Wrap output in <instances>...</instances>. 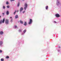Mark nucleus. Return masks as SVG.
Here are the masks:
<instances>
[{
    "instance_id": "9d476101",
    "label": "nucleus",
    "mask_w": 61,
    "mask_h": 61,
    "mask_svg": "<svg viewBox=\"0 0 61 61\" xmlns=\"http://www.w3.org/2000/svg\"><path fill=\"white\" fill-rule=\"evenodd\" d=\"M2 44H3V42L2 41H0V45H2Z\"/></svg>"
},
{
    "instance_id": "72a5a7b5",
    "label": "nucleus",
    "mask_w": 61,
    "mask_h": 61,
    "mask_svg": "<svg viewBox=\"0 0 61 61\" xmlns=\"http://www.w3.org/2000/svg\"><path fill=\"white\" fill-rule=\"evenodd\" d=\"M1 17V16H0V17Z\"/></svg>"
},
{
    "instance_id": "f257e3e1",
    "label": "nucleus",
    "mask_w": 61,
    "mask_h": 61,
    "mask_svg": "<svg viewBox=\"0 0 61 61\" xmlns=\"http://www.w3.org/2000/svg\"><path fill=\"white\" fill-rule=\"evenodd\" d=\"M5 24H9V21L7 19H6L5 20Z\"/></svg>"
},
{
    "instance_id": "a211bd4d",
    "label": "nucleus",
    "mask_w": 61,
    "mask_h": 61,
    "mask_svg": "<svg viewBox=\"0 0 61 61\" xmlns=\"http://www.w3.org/2000/svg\"><path fill=\"white\" fill-rule=\"evenodd\" d=\"M19 32H22V30H19Z\"/></svg>"
},
{
    "instance_id": "c85d7f7f",
    "label": "nucleus",
    "mask_w": 61,
    "mask_h": 61,
    "mask_svg": "<svg viewBox=\"0 0 61 61\" xmlns=\"http://www.w3.org/2000/svg\"><path fill=\"white\" fill-rule=\"evenodd\" d=\"M54 23H56V21H54Z\"/></svg>"
},
{
    "instance_id": "c756f323",
    "label": "nucleus",
    "mask_w": 61,
    "mask_h": 61,
    "mask_svg": "<svg viewBox=\"0 0 61 61\" xmlns=\"http://www.w3.org/2000/svg\"><path fill=\"white\" fill-rule=\"evenodd\" d=\"M25 11H23V13H25Z\"/></svg>"
},
{
    "instance_id": "b1692460",
    "label": "nucleus",
    "mask_w": 61,
    "mask_h": 61,
    "mask_svg": "<svg viewBox=\"0 0 61 61\" xmlns=\"http://www.w3.org/2000/svg\"><path fill=\"white\" fill-rule=\"evenodd\" d=\"M11 22H13V20H12V19L11 20Z\"/></svg>"
},
{
    "instance_id": "0eeeda50",
    "label": "nucleus",
    "mask_w": 61,
    "mask_h": 61,
    "mask_svg": "<svg viewBox=\"0 0 61 61\" xmlns=\"http://www.w3.org/2000/svg\"><path fill=\"white\" fill-rule=\"evenodd\" d=\"M15 18L16 19V18H18V15H16L15 16Z\"/></svg>"
},
{
    "instance_id": "f03ea898",
    "label": "nucleus",
    "mask_w": 61,
    "mask_h": 61,
    "mask_svg": "<svg viewBox=\"0 0 61 61\" xmlns=\"http://www.w3.org/2000/svg\"><path fill=\"white\" fill-rule=\"evenodd\" d=\"M32 22H33V21H32V20L30 19V21L29 22V25H30V24H32Z\"/></svg>"
},
{
    "instance_id": "5701e85b",
    "label": "nucleus",
    "mask_w": 61,
    "mask_h": 61,
    "mask_svg": "<svg viewBox=\"0 0 61 61\" xmlns=\"http://www.w3.org/2000/svg\"><path fill=\"white\" fill-rule=\"evenodd\" d=\"M3 9H5V6H3Z\"/></svg>"
},
{
    "instance_id": "bb28decb",
    "label": "nucleus",
    "mask_w": 61,
    "mask_h": 61,
    "mask_svg": "<svg viewBox=\"0 0 61 61\" xmlns=\"http://www.w3.org/2000/svg\"><path fill=\"white\" fill-rule=\"evenodd\" d=\"M2 15H5V13H2Z\"/></svg>"
},
{
    "instance_id": "aec40b11",
    "label": "nucleus",
    "mask_w": 61,
    "mask_h": 61,
    "mask_svg": "<svg viewBox=\"0 0 61 61\" xmlns=\"http://www.w3.org/2000/svg\"><path fill=\"white\" fill-rule=\"evenodd\" d=\"M9 56H7L6 57V58H9Z\"/></svg>"
},
{
    "instance_id": "6e6552de",
    "label": "nucleus",
    "mask_w": 61,
    "mask_h": 61,
    "mask_svg": "<svg viewBox=\"0 0 61 61\" xmlns=\"http://www.w3.org/2000/svg\"><path fill=\"white\" fill-rule=\"evenodd\" d=\"M6 14L7 15H8L9 14V11H7L6 12Z\"/></svg>"
},
{
    "instance_id": "4be33fe9",
    "label": "nucleus",
    "mask_w": 61,
    "mask_h": 61,
    "mask_svg": "<svg viewBox=\"0 0 61 61\" xmlns=\"http://www.w3.org/2000/svg\"><path fill=\"white\" fill-rule=\"evenodd\" d=\"M16 10H15V11L14 12V15H15V13H16Z\"/></svg>"
},
{
    "instance_id": "412c9836",
    "label": "nucleus",
    "mask_w": 61,
    "mask_h": 61,
    "mask_svg": "<svg viewBox=\"0 0 61 61\" xmlns=\"http://www.w3.org/2000/svg\"><path fill=\"white\" fill-rule=\"evenodd\" d=\"M2 20H1L0 21V24H2Z\"/></svg>"
},
{
    "instance_id": "cd10ccee",
    "label": "nucleus",
    "mask_w": 61,
    "mask_h": 61,
    "mask_svg": "<svg viewBox=\"0 0 61 61\" xmlns=\"http://www.w3.org/2000/svg\"><path fill=\"white\" fill-rule=\"evenodd\" d=\"M15 28H17V26H15Z\"/></svg>"
},
{
    "instance_id": "1a4fd4ad",
    "label": "nucleus",
    "mask_w": 61,
    "mask_h": 61,
    "mask_svg": "<svg viewBox=\"0 0 61 61\" xmlns=\"http://www.w3.org/2000/svg\"><path fill=\"white\" fill-rule=\"evenodd\" d=\"M3 34V31H1L0 32V35H2Z\"/></svg>"
},
{
    "instance_id": "2eb2a0df",
    "label": "nucleus",
    "mask_w": 61,
    "mask_h": 61,
    "mask_svg": "<svg viewBox=\"0 0 61 61\" xmlns=\"http://www.w3.org/2000/svg\"><path fill=\"white\" fill-rule=\"evenodd\" d=\"M1 61H4V59L2 58L0 60Z\"/></svg>"
},
{
    "instance_id": "dca6fc26",
    "label": "nucleus",
    "mask_w": 61,
    "mask_h": 61,
    "mask_svg": "<svg viewBox=\"0 0 61 61\" xmlns=\"http://www.w3.org/2000/svg\"><path fill=\"white\" fill-rule=\"evenodd\" d=\"M19 4H20L19 2L18 3V5H17V6H18H18H19Z\"/></svg>"
},
{
    "instance_id": "ddd939ff",
    "label": "nucleus",
    "mask_w": 61,
    "mask_h": 61,
    "mask_svg": "<svg viewBox=\"0 0 61 61\" xmlns=\"http://www.w3.org/2000/svg\"><path fill=\"white\" fill-rule=\"evenodd\" d=\"M24 25L25 26L26 25V22H25L24 24Z\"/></svg>"
},
{
    "instance_id": "f704fd0d",
    "label": "nucleus",
    "mask_w": 61,
    "mask_h": 61,
    "mask_svg": "<svg viewBox=\"0 0 61 61\" xmlns=\"http://www.w3.org/2000/svg\"><path fill=\"white\" fill-rule=\"evenodd\" d=\"M23 0V1H24V0Z\"/></svg>"
},
{
    "instance_id": "9b49d317",
    "label": "nucleus",
    "mask_w": 61,
    "mask_h": 61,
    "mask_svg": "<svg viewBox=\"0 0 61 61\" xmlns=\"http://www.w3.org/2000/svg\"><path fill=\"white\" fill-rule=\"evenodd\" d=\"M48 7V6H46V10H47Z\"/></svg>"
},
{
    "instance_id": "4468645a",
    "label": "nucleus",
    "mask_w": 61,
    "mask_h": 61,
    "mask_svg": "<svg viewBox=\"0 0 61 61\" xmlns=\"http://www.w3.org/2000/svg\"><path fill=\"white\" fill-rule=\"evenodd\" d=\"M26 31V30H25L23 32L24 33H25Z\"/></svg>"
},
{
    "instance_id": "39448f33",
    "label": "nucleus",
    "mask_w": 61,
    "mask_h": 61,
    "mask_svg": "<svg viewBox=\"0 0 61 61\" xmlns=\"http://www.w3.org/2000/svg\"><path fill=\"white\" fill-rule=\"evenodd\" d=\"M23 10V8L22 7H21L20 8V12H21V11H22Z\"/></svg>"
},
{
    "instance_id": "7ed1b4c3",
    "label": "nucleus",
    "mask_w": 61,
    "mask_h": 61,
    "mask_svg": "<svg viewBox=\"0 0 61 61\" xmlns=\"http://www.w3.org/2000/svg\"><path fill=\"white\" fill-rule=\"evenodd\" d=\"M25 7L24 8V9L25 10H26V8H27V5L26 4H25Z\"/></svg>"
},
{
    "instance_id": "2f4dec72",
    "label": "nucleus",
    "mask_w": 61,
    "mask_h": 61,
    "mask_svg": "<svg viewBox=\"0 0 61 61\" xmlns=\"http://www.w3.org/2000/svg\"><path fill=\"white\" fill-rule=\"evenodd\" d=\"M59 48H61V47L60 46H59Z\"/></svg>"
},
{
    "instance_id": "20e7f679",
    "label": "nucleus",
    "mask_w": 61,
    "mask_h": 61,
    "mask_svg": "<svg viewBox=\"0 0 61 61\" xmlns=\"http://www.w3.org/2000/svg\"><path fill=\"white\" fill-rule=\"evenodd\" d=\"M56 16L57 17H60V15L58 14H56Z\"/></svg>"
},
{
    "instance_id": "7c9ffc66",
    "label": "nucleus",
    "mask_w": 61,
    "mask_h": 61,
    "mask_svg": "<svg viewBox=\"0 0 61 61\" xmlns=\"http://www.w3.org/2000/svg\"><path fill=\"white\" fill-rule=\"evenodd\" d=\"M19 10H17V12H18Z\"/></svg>"
},
{
    "instance_id": "f3484780",
    "label": "nucleus",
    "mask_w": 61,
    "mask_h": 61,
    "mask_svg": "<svg viewBox=\"0 0 61 61\" xmlns=\"http://www.w3.org/2000/svg\"><path fill=\"white\" fill-rule=\"evenodd\" d=\"M57 4H60L58 0V2L56 3V5H57Z\"/></svg>"
},
{
    "instance_id": "6ab92c4d",
    "label": "nucleus",
    "mask_w": 61,
    "mask_h": 61,
    "mask_svg": "<svg viewBox=\"0 0 61 61\" xmlns=\"http://www.w3.org/2000/svg\"><path fill=\"white\" fill-rule=\"evenodd\" d=\"M6 4H7V5H8V4H9V3H8V2H6Z\"/></svg>"
},
{
    "instance_id": "f8f14e48",
    "label": "nucleus",
    "mask_w": 61,
    "mask_h": 61,
    "mask_svg": "<svg viewBox=\"0 0 61 61\" xmlns=\"http://www.w3.org/2000/svg\"><path fill=\"white\" fill-rule=\"evenodd\" d=\"M20 22L21 24H23V22L21 20H20Z\"/></svg>"
},
{
    "instance_id": "a878e982",
    "label": "nucleus",
    "mask_w": 61,
    "mask_h": 61,
    "mask_svg": "<svg viewBox=\"0 0 61 61\" xmlns=\"http://www.w3.org/2000/svg\"><path fill=\"white\" fill-rule=\"evenodd\" d=\"M1 52H2V51L0 50V53H1Z\"/></svg>"
},
{
    "instance_id": "423d86ee",
    "label": "nucleus",
    "mask_w": 61,
    "mask_h": 61,
    "mask_svg": "<svg viewBox=\"0 0 61 61\" xmlns=\"http://www.w3.org/2000/svg\"><path fill=\"white\" fill-rule=\"evenodd\" d=\"M5 19L4 18L2 21V22L3 23H4L5 22Z\"/></svg>"
},
{
    "instance_id": "473e14b6",
    "label": "nucleus",
    "mask_w": 61,
    "mask_h": 61,
    "mask_svg": "<svg viewBox=\"0 0 61 61\" xmlns=\"http://www.w3.org/2000/svg\"><path fill=\"white\" fill-rule=\"evenodd\" d=\"M10 18L11 19H12V17H10Z\"/></svg>"
},
{
    "instance_id": "393cba45",
    "label": "nucleus",
    "mask_w": 61,
    "mask_h": 61,
    "mask_svg": "<svg viewBox=\"0 0 61 61\" xmlns=\"http://www.w3.org/2000/svg\"><path fill=\"white\" fill-rule=\"evenodd\" d=\"M7 8H9V6L8 5L7 6Z\"/></svg>"
}]
</instances>
